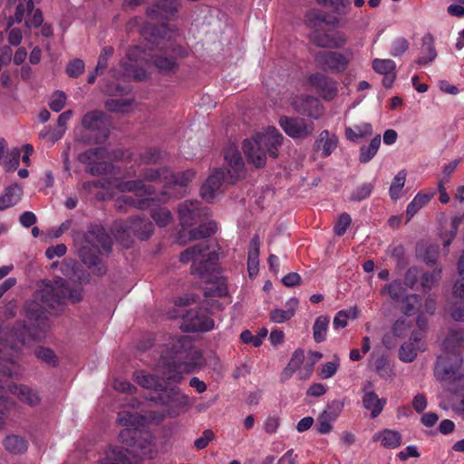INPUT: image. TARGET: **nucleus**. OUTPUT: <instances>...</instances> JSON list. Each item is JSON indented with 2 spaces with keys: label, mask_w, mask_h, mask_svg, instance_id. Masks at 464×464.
Instances as JSON below:
<instances>
[{
  "label": "nucleus",
  "mask_w": 464,
  "mask_h": 464,
  "mask_svg": "<svg viewBox=\"0 0 464 464\" xmlns=\"http://www.w3.org/2000/svg\"><path fill=\"white\" fill-rule=\"evenodd\" d=\"M163 377L151 374L146 371H136L135 382L144 389L158 395L167 382L179 383L184 373H192L205 364L201 351L196 348L188 336L173 338L161 355Z\"/></svg>",
  "instance_id": "nucleus-1"
},
{
  "label": "nucleus",
  "mask_w": 464,
  "mask_h": 464,
  "mask_svg": "<svg viewBox=\"0 0 464 464\" xmlns=\"http://www.w3.org/2000/svg\"><path fill=\"white\" fill-rule=\"evenodd\" d=\"M82 298L79 287H71L64 278L56 276L52 281L42 282L33 299L25 303V314L30 320L40 321L45 313L58 314L68 302L76 304Z\"/></svg>",
  "instance_id": "nucleus-2"
},
{
  "label": "nucleus",
  "mask_w": 464,
  "mask_h": 464,
  "mask_svg": "<svg viewBox=\"0 0 464 464\" xmlns=\"http://www.w3.org/2000/svg\"><path fill=\"white\" fill-rule=\"evenodd\" d=\"M179 260L182 263L192 262L191 274L206 283L204 295L206 297H225L228 294L227 280L218 271V256L210 251L209 244L201 241L181 252Z\"/></svg>",
  "instance_id": "nucleus-3"
},
{
  "label": "nucleus",
  "mask_w": 464,
  "mask_h": 464,
  "mask_svg": "<svg viewBox=\"0 0 464 464\" xmlns=\"http://www.w3.org/2000/svg\"><path fill=\"white\" fill-rule=\"evenodd\" d=\"M117 420L121 425L125 426L120 432V440L131 450L121 446L111 448L106 457L101 460V464H136L135 450L144 448L141 431L138 429L144 419L137 412L123 411L119 412Z\"/></svg>",
  "instance_id": "nucleus-4"
},
{
  "label": "nucleus",
  "mask_w": 464,
  "mask_h": 464,
  "mask_svg": "<svg viewBox=\"0 0 464 464\" xmlns=\"http://www.w3.org/2000/svg\"><path fill=\"white\" fill-rule=\"evenodd\" d=\"M177 30L165 23L151 28V36L159 50L151 55L150 60L157 71L163 75L175 73L179 68V60L188 55V50L177 44Z\"/></svg>",
  "instance_id": "nucleus-5"
},
{
  "label": "nucleus",
  "mask_w": 464,
  "mask_h": 464,
  "mask_svg": "<svg viewBox=\"0 0 464 464\" xmlns=\"http://www.w3.org/2000/svg\"><path fill=\"white\" fill-rule=\"evenodd\" d=\"M179 218L182 229L179 232V240H198L211 237L217 231L214 221H206L208 208L198 200H185L179 205Z\"/></svg>",
  "instance_id": "nucleus-6"
},
{
  "label": "nucleus",
  "mask_w": 464,
  "mask_h": 464,
  "mask_svg": "<svg viewBox=\"0 0 464 464\" xmlns=\"http://www.w3.org/2000/svg\"><path fill=\"white\" fill-rule=\"evenodd\" d=\"M464 345V331L451 329L443 342L444 354L437 358L435 375L441 381L460 379L459 369L462 364L460 349Z\"/></svg>",
  "instance_id": "nucleus-7"
},
{
  "label": "nucleus",
  "mask_w": 464,
  "mask_h": 464,
  "mask_svg": "<svg viewBox=\"0 0 464 464\" xmlns=\"http://www.w3.org/2000/svg\"><path fill=\"white\" fill-rule=\"evenodd\" d=\"M284 137L276 127H268L264 133H256L252 140H245L243 151L247 160L256 168L266 163V155L276 158Z\"/></svg>",
  "instance_id": "nucleus-8"
},
{
  "label": "nucleus",
  "mask_w": 464,
  "mask_h": 464,
  "mask_svg": "<svg viewBox=\"0 0 464 464\" xmlns=\"http://www.w3.org/2000/svg\"><path fill=\"white\" fill-rule=\"evenodd\" d=\"M112 241L105 228L101 225L92 224L88 227L83 236V243L79 251V256L88 267L97 266L99 274H103L105 268L101 266V256L110 253Z\"/></svg>",
  "instance_id": "nucleus-9"
},
{
  "label": "nucleus",
  "mask_w": 464,
  "mask_h": 464,
  "mask_svg": "<svg viewBox=\"0 0 464 464\" xmlns=\"http://www.w3.org/2000/svg\"><path fill=\"white\" fill-rule=\"evenodd\" d=\"M83 130L76 140L84 145L102 144L110 135L109 125L103 111L94 110L86 112L81 121Z\"/></svg>",
  "instance_id": "nucleus-10"
},
{
  "label": "nucleus",
  "mask_w": 464,
  "mask_h": 464,
  "mask_svg": "<svg viewBox=\"0 0 464 464\" xmlns=\"http://www.w3.org/2000/svg\"><path fill=\"white\" fill-rule=\"evenodd\" d=\"M154 230L152 222L140 216L133 217L127 221H115L112 225L111 231L121 244L125 247H130L133 239L136 237L139 239L145 240L149 238Z\"/></svg>",
  "instance_id": "nucleus-11"
},
{
  "label": "nucleus",
  "mask_w": 464,
  "mask_h": 464,
  "mask_svg": "<svg viewBox=\"0 0 464 464\" xmlns=\"http://www.w3.org/2000/svg\"><path fill=\"white\" fill-rule=\"evenodd\" d=\"M122 188L129 192H135V197L123 195L121 200L128 206L134 207L138 209H147L151 207L152 203L156 201L154 198H140L141 196H150L154 194L155 189L151 185L144 184L142 179H135L126 181Z\"/></svg>",
  "instance_id": "nucleus-12"
},
{
  "label": "nucleus",
  "mask_w": 464,
  "mask_h": 464,
  "mask_svg": "<svg viewBox=\"0 0 464 464\" xmlns=\"http://www.w3.org/2000/svg\"><path fill=\"white\" fill-rule=\"evenodd\" d=\"M171 382H168L161 392L158 395H150L148 399L156 403L168 406L173 409L175 413H179V410L187 409L190 406L189 397L181 392L178 387L170 385Z\"/></svg>",
  "instance_id": "nucleus-13"
},
{
  "label": "nucleus",
  "mask_w": 464,
  "mask_h": 464,
  "mask_svg": "<svg viewBox=\"0 0 464 464\" xmlns=\"http://www.w3.org/2000/svg\"><path fill=\"white\" fill-rule=\"evenodd\" d=\"M314 62L322 71L338 74L347 70L350 58L336 51H319L314 56Z\"/></svg>",
  "instance_id": "nucleus-14"
},
{
  "label": "nucleus",
  "mask_w": 464,
  "mask_h": 464,
  "mask_svg": "<svg viewBox=\"0 0 464 464\" xmlns=\"http://www.w3.org/2000/svg\"><path fill=\"white\" fill-rule=\"evenodd\" d=\"M279 125L285 133L294 140H304L313 135L314 123L304 118L295 116H281Z\"/></svg>",
  "instance_id": "nucleus-15"
},
{
  "label": "nucleus",
  "mask_w": 464,
  "mask_h": 464,
  "mask_svg": "<svg viewBox=\"0 0 464 464\" xmlns=\"http://www.w3.org/2000/svg\"><path fill=\"white\" fill-rule=\"evenodd\" d=\"M214 324L208 310L198 307L188 311L183 316L182 328L188 333L208 332L214 328Z\"/></svg>",
  "instance_id": "nucleus-16"
},
{
  "label": "nucleus",
  "mask_w": 464,
  "mask_h": 464,
  "mask_svg": "<svg viewBox=\"0 0 464 464\" xmlns=\"http://www.w3.org/2000/svg\"><path fill=\"white\" fill-rule=\"evenodd\" d=\"M145 52L140 46H131L126 53L127 61H123L121 65L128 76H131L136 81H144L147 79V71L144 68Z\"/></svg>",
  "instance_id": "nucleus-17"
},
{
  "label": "nucleus",
  "mask_w": 464,
  "mask_h": 464,
  "mask_svg": "<svg viewBox=\"0 0 464 464\" xmlns=\"http://www.w3.org/2000/svg\"><path fill=\"white\" fill-rule=\"evenodd\" d=\"M105 150L103 148H94L85 150L79 155V161L87 164L85 171L92 176H100L103 174H111L113 165L106 161H95L104 157Z\"/></svg>",
  "instance_id": "nucleus-18"
},
{
  "label": "nucleus",
  "mask_w": 464,
  "mask_h": 464,
  "mask_svg": "<svg viewBox=\"0 0 464 464\" xmlns=\"http://www.w3.org/2000/svg\"><path fill=\"white\" fill-rule=\"evenodd\" d=\"M294 111L312 120H319L324 113V107L320 100L312 95H299L293 99Z\"/></svg>",
  "instance_id": "nucleus-19"
},
{
  "label": "nucleus",
  "mask_w": 464,
  "mask_h": 464,
  "mask_svg": "<svg viewBox=\"0 0 464 464\" xmlns=\"http://www.w3.org/2000/svg\"><path fill=\"white\" fill-rule=\"evenodd\" d=\"M307 82L318 95L326 102L333 101L338 94V82L323 72L312 73Z\"/></svg>",
  "instance_id": "nucleus-20"
},
{
  "label": "nucleus",
  "mask_w": 464,
  "mask_h": 464,
  "mask_svg": "<svg viewBox=\"0 0 464 464\" xmlns=\"http://www.w3.org/2000/svg\"><path fill=\"white\" fill-rule=\"evenodd\" d=\"M21 354L17 344H9L5 340L0 339V374L11 378L14 374V366Z\"/></svg>",
  "instance_id": "nucleus-21"
},
{
  "label": "nucleus",
  "mask_w": 464,
  "mask_h": 464,
  "mask_svg": "<svg viewBox=\"0 0 464 464\" xmlns=\"http://www.w3.org/2000/svg\"><path fill=\"white\" fill-rule=\"evenodd\" d=\"M310 41L321 48H342L347 42V36L344 33L335 31L329 34L327 31L310 32Z\"/></svg>",
  "instance_id": "nucleus-22"
},
{
  "label": "nucleus",
  "mask_w": 464,
  "mask_h": 464,
  "mask_svg": "<svg viewBox=\"0 0 464 464\" xmlns=\"http://www.w3.org/2000/svg\"><path fill=\"white\" fill-rule=\"evenodd\" d=\"M304 23L306 26L311 30V32L314 31H325L323 26H338L340 24V20L335 17L330 15L328 13L320 10V9H310L306 12L304 15Z\"/></svg>",
  "instance_id": "nucleus-23"
},
{
  "label": "nucleus",
  "mask_w": 464,
  "mask_h": 464,
  "mask_svg": "<svg viewBox=\"0 0 464 464\" xmlns=\"http://www.w3.org/2000/svg\"><path fill=\"white\" fill-rule=\"evenodd\" d=\"M179 5V0H155L146 13L152 19L168 20L178 12Z\"/></svg>",
  "instance_id": "nucleus-24"
},
{
  "label": "nucleus",
  "mask_w": 464,
  "mask_h": 464,
  "mask_svg": "<svg viewBox=\"0 0 464 464\" xmlns=\"http://www.w3.org/2000/svg\"><path fill=\"white\" fill-rule=\"evenodd\" d=\"M224 179V170L218 169L214 171L200 188V196L202 198L208 202H212L217 192L219 190Z\"/></svg>",
  "instance_id": "nucleus-25"
},
{
  "label": "nucleus",
  "mask_w": 464,
  "mask_h": 464,
  "mask_svg": "<svg viewBox=\"0 0 464 464\" xmlns=\"http://www.w3.org/2000/svg\"><path fill=\"white\" fill-rule=\"evenodd\" d=\"M225 160L227 162V173L232 182H236L245 175V164L240 153L234 149H228L225 152Z\"/></svg>",
  "instance_id": "nucleus-26"
},
{
  "label": "nucleus",
  "mask_w": 464,
  "mask_h": 464,
  "mask_svg": "<svg viewBox=\"0 0 464 464\" xmlns=\"http://www.w3.org/2000/svg\"><path fill=\"white\" fill-rule=\"evenodd\" d=\"M437 51L434 45V37L430 34H426L421 38V48L419 57L415 63L419 66H425L432 63L437 58Z\"/></svg>",
  "instance_id": "nucleus-27"
},
{
  "label": "nucleus",
  "mask_w": 464,
  "mask_h": 464,
  "mask_svg": "<svg viewBox=\"0 0 464 464\" xmlns=\"http://www.w3.org/2000/svg\"><path fill=\"white\" fill-rule=\"evenodd\" d=\"M362 391L363 392L362 397L363 407L371 411L372 419L377 418L382 413L386 404V400L379 398L374 392L367 390V386L363 387Z\"/></svg>",
  "instance_id": "nucleus-28"
},
{
  "label": "nucleus",
  "mask_w": 464,
  "mask_h": 464,
  "mask_svg": "<svg viewBox=\"0 0 464 464\" xmlns=\"http://www.w3.org/2000/svg\"><path fill=\"white\" fill-rule=\"evenodd\" d=\"M338 138L335 134H331L327 130H324L319 133L314 142V150L321 151V156L326 158L330 156L337 148Z\"/></svg>",
  "instance_id": "nucleus-29"
},
{
  "label": "nucleus",
  "mask_w": 464,
  "mask_h": 464,
  "mask_svg": "<svg viewBox=\"0 0 464 464\" xmlns=\"http://www.w3.org/2000/svg\"><path fill=\"white\" fill-rule=\"evenodd\" d=\"M12 392L15 394L22 402L29 405L30 407H35L41 402V397L38 391L27 385H14L12 389Z\"/></svg>",
  "instance_id": "nucleus-30"
},
{
  "label": "nucleus",
  "mask_w": 464,
  "mask_h": 464,
  "mask_svg": "<svg viewBox=\"0 0 464 464\" xmlns=\"http://www.w3.org/2000/svg\"><path fill=\"white\" fill-rule=\"evenodd\" d=\"M23 194V188L16 183L5 188L3 195L0 196V211L15 206Z\"/></svg>",
  "instance_id": "nucleus-31"
},
{
  "label": "nucleus",
  "mask_w": 464,
  "mask_h": 464,
  "mask_svg": "<svg viewBox=\"0 0 464 464\" xmlns=\"http://www.w3.org/2000/svg\"><path fill=\"white\" fill-rule=\"evenodd\" d=\"M298 305L296 298H290L286 304V309H274L270 312V320L276 324H283L289 321L295 314Z\"/></svg>",
  "instance_id": "nucleus-32"
},
{
  "label": "nucleus",
  "mask_w": 464,
  "mask_h": 464,
  "mask_svg": "<svg viewBox=\"0 0 464 464\" xmlns=\"http://www.w3.org/2000/svg\"><path fill=\"white\" fill-rule=\"evenodd\" d=\"M373 441H381L382 446L387 449H396L401 444V435L399 431L385 429L381 432L375 433L372 437Z\"/></svg>",
  "instance_id": "nucleus-33"
},
{
  "label": "nucleus",
  "mask_w": 464,
  "mask_h": 464,
  "mask_svg": "<svg viewBox=\"0 0 464 464\" xmlns=\"http://www.w3.org/2000/svg\"><path fill=\"white\" fill-rule=\"evenodd\" d=\"M3 445L6 451L14 455L22 454L28 448L27 440L24 437L15 434L6 436Z\"/></svg>",
  "instance_id": "nucleus-34"
},
{
  "label": "nucleus",
  "mask_w": 464,
  "mask_h": 464,
  "mask_svg": "<svg viewBox=\"0 0 464 464\" xmlns=\"http://www.w3.org/2000/svg\"><path fill=\"white\" fill-rule=\"evenodd\" d=\"M372 126L371 123L364 122L353 127H346L344 134L347 140L353 142H358L361 139L372 134Z\"/></svg>",
  "instance_id": "nucleus-35"
},
{
  "label": "nucleus",
  "mask_w": 464,
  "mask_h": 464,
  "mask_svg": "<svg viewBox=\"0 0 464 464\" xmlns=\"http://www.w3.org/2000/svg\"><path fill=\"white\" fill-rule=\"evenodd\" d=\"M405 291L403 282L396 279L384 285L380 290V294L383 296H389L392 301H399L404 296Z\"/></svg>",
  "instance_id": "nucleus-36"
},
{
  "label": "nucleus",
  "mask_w": 464,
  "mask_h": 464,
  "mask_svg": "<svg viewBox=\"0 0 464 464\" xmlns=\"http://www.w3.org/2000/svg\"><path fill=\"white\" fill-rule=\"evenodd\" d=\"M434 193H423L421 191L418 192L417 195L413 198V199L408 204L406 209V215L408 217V220H410L413 216L424 206H426L430 199L433 198Z\"/></svg>",
  "instance_id": "nucleus-37"
},
{
  "label": "nucleus",
  "mask_w": 464,
  "mask_h": 464,
  "mask_svg": "<svg viewBox=\"0 0 464 464\" xmlns=\"http://www.w3.org/2000/svg\"><path fill=\"white\" fill-rule=\"evenodd\" d=\"M381 146V135H376L369 145H362L360 148L359 161L362 164L371 161L377 154Z\"/></svg>",
  "instance_id": "nucleus-38"
},
{
  "label": "nucleus",
  "mask_w": 464,
  "mask_h": 464,
  "mask_svg": "<svg viewBox=\"0 0 464 464\" xmlns=\"http://www.w3.org/2000/svg\"><path fill=\"white\" fill-rule=\"evenodd\" d=\"M195 177V171L193 169H187L178 173H172L169 170L168 175L167 185L179 186L181 188L187 187L188 183L192 181Z\"/></svg>",
  "instance_id": "nucleus-39"
},
{
  "label": "nucleus",
  "mask_w": 464,
  "mask_h": 464,
  "mask_svg": "<svg viewBox=\"0 0 464 464\" xmlns=\"http://www.w3.org/2000/svg\"><path fill=\"white\" fill-rule=\"evenodd\" d=\"M330 323L329 316H318L313 325V337L315 343H323L326 339L328 325Z\"/></svg>",
  "instance_id": "nucleus-40"
},
{
  "label": "nucleus",
  "mask_w": 464,
  "mask_h": 464,
  "mask_svg": "<svg viewBox=\"0 0 464 464\" xmlns=\"http://www.w3.org/2000/svg\"><path fill=\"white\" fill-rule=\"evenodd\" d=\"M169 169L168 167H161L158 169L148 168L144 169L140 175L146 181H158L162 180L167 185L168 175Z\"/></svg>",
  "instance_id": "nucleus-41"
},
{
  "label": "nucleus",
  "mask_w": 464,
  "mask_h": 464,
  "mask_svg": "<svg viewBox=\"0 0 464 464\" xmlns=\"http://www.w3.org/2000/svg\"><path fill=\"white\" fill-rule=\"evenodd\" d=\"M422 350H424V347L418 346L411 342H406L401 344L399 350V358L404 362H411L417 357L418 352Z\"/></svg>",
  "instance_id": "nucleus-42"
},
{
  "label": "nucleus",
  "mask_w": 464,
  "mask_h": 464,
  "mask_svg": "<svg viewBox=\"0 0 464 464\" xmlns=\"http://www.w3.org/2000/svg\"><path fill=\"white\" fill-rule=\"evenodd\" d=\"M316 3L320 5L330 6L334 13L345 15L349 14L351 10V1L350 0H315Z\"/></svg>",
  "instance_id": "nucleus-43"
},
{
  "label": "nucleus",
  "mask_w": 464,
  "mask_h": 464,
  "mask_svg": "<svg viewBox=\"0 0 464 464\" xmlns=\"http://www.w3.org/2000/svg\"><path fill=\"white\" fill-rule=\"evenodd\" d=\"M421 306V297L412 294L405 296L402 301L401 311L404 314L411 316L415 314Z\"/></svg>",
  "instance_id": "nucleus-44"
},
{
  "label": "nucleus",
  "mask_w": 464,
  "mask_h": 464,
  "mask_svg": "<svg viewBox=\"0 0 464 464\" xmlns=\"http://www.w3.org/2000/svg\"><path fill=\"white\" fill-rule=\"evenodd\" d=\"M165 152L158 148H148L140 154V160L143 164H156L163 160Z\"/></svg>",
  "instance_id": "nucleus-45"
},
{
  "label": "nucleus",
  "mask_w": 464,
  "mask_h": 464,
  "mask_svg": "<svg viewBox=\"0 0 464 464\" xmlns=\"http://www.w3.org/2000/svg\"><path fill=\"white\" fill-rule=\"evenodd\" d=\"M374 188L373 182H364L359 185L351 194L350 201L360 202L368 198Z\"/></svg>",
  "instance_id": "nucleus-46"
},
{
  "label": "nucleus",
  "mask_w": 464,
  "mask_h": 464,
  "mask_svg": "<svg viewBox=\"0 0 464 464\" xmlns=\"http://www.w3.org/2000/svg\"><path fill=\"white\" fill-rule=\"evenodd\" d=\"M441 278V268L421 274L420 285L423 291H430Z\"/></svg>",
  "instance_id": "nucleus-47"
},
{
  "label": "nucleus",
  "mask_w": 464,
  "mask_h": 464,
  "mask_svg": "<svg viewBox=\"0 0 464 464\" xmlns=\"http://www.w3.org/2000/svg\"><path fill=\"white\" fill-rule=\"evenodd\" d=\"M372 69L377 73L388 75L395 72L396 63L391 59H374Z\"/></svg>",
  "instance_id": "nucleus-48"
},
{
  "label": "nucleus",
  "mask_w": 464,
  "mask_h": 464,
  "mask_svg": "<svg viewBox=\"0 0 464 464\" xmlns=\"http://www.w3.org/2000/svg\"><path fill=\"white\" fill-rule=\"evenodd\" d=\"M374 368L377 374L384 379L392 376V369L388 357L381 355L374 361Z\"/></svg>",
  "instance_id": "nucleus-49"
},
{
  "label": "nucleus",
  "mask_w": 464,
  "mask_h": 464,
  "mask_svg": "<svg viewBox=\"0 0 464 464\" xmlns=\"http://www.w3.org/2000/svg\"><path fill=\"white\" fill-rule=\"evenodd\" d=\"M151 218L159 227H166L172 219L171 212L167 208H158L152 210Z\"/></svg>",
  "instance_id": "nucleus-50"
},
{
  "label": "nucleus",
  "mask_w": 464,
  "mask_h": 464,
  "mask_svg": "<svg viewBox=\"0 0 464 464\" xmlns=\"http://www.w3.org/2000/svg\"><path fill=\"white\" fill-rule=\"evenodd\" d=\"M410 44L404 37H397L391 44L390 53L391 55L397 57L406 53L409 49Z\"/></svg>",
  "instance_id": "nucleus-51"
},
{
  "label": "nucleus",
  "mask_w": 464,
  "mask_h": 464,
  "mask_svg": "<svg viewBox=\"0 0 464 464\" xmlns=\"http://www.w3.org/2000/svg\"><path fill=\"white\" fill-rule=\"evenodd\" d=\"M344 407V402L341 400H333L329 401L323 411L327 416H329L332 420H336L343 411Z\"/></svg>",
  "instance_id": "nucleus-52"
},
{
  "label": "nucleus",
  "mask_w": 464,
  "mask_h": 464,
  "mask_svg": "<svg viewBox=\"0 0 464 464\" xmlns=\"http://www.w3.org/2000/svg\"><path fill=\"white\" fill-rule=\"evenodd\" d=\"M114 49L111 46L102 48L96 65V73H103L108 66V60L112 56Z\"/></svg>",
  "instance_id": "nucleus-53"
},
{
  "label": "nucleus",
  "mask_w": 464,
  "mask_h": 464,
  "mask_svg": "<svg viewBox=\"0 0 464 464\" xmlns=\"http://www.w3.org/2000/svg\"><path fill=\"white\" fill-rule=\"evenodd\" d=\"M334 421L324 412L320 413L315 426L317 432L319 434L330 433L333 430V422Z\"/></svg>",
  "instance_id": "nucleus-54"
},
{
  "label": "nucleus",
  "mask_w": 464,
  "mask_h": 464,
  "mask_svg": "<svg viewBox=\"0 0 464 464\" xmlns=\"http://www.w3.org/2000/svg\"><path fill=\"white\" fill-rule=\"evenodd\" d=\"M35 356L43 362L55 366L57 364V357L54 352L46 347L40 346L35 350Z\"/></svg>",
  "instance_id": "nucleus-55"
},
{
  "label": "nucleus",
  "mask_w": 464,
  "mask_h": 464,
  "mask_svg": "<svg viewBox=\"0 0 464 464\" xmlns=\"http://www.w3.org/2000/svg\"><path fill=\"white\" fill-rule=\"evenodd\" d=\"M352 224V218L348 213H343L338 218V220L334 227V232L336 236L342 237L345 234L347 228Z\"/></svg>",
  "instance_id": "nucleus-56"
},
{
  "label": "nucleus",
  "mask_w": 464,
  "mask_h": 464,
  "mask_svg": "<svg viewBox=\"0 0 464 464\" xmlns=\"http://www.w3.org/2000/svg\"><path fill=\"white\" fill-rule=\"evenodd\" d=\"M420 277L421 278V271L417 266H411L405 274L403 284L411 289H413Z\"/></svg>",
  "instance_id": "nucleus-57"
},
{
  "label": "nucleus",
  "mask_w": 464,
  "mask_h": 464,
  "mask_svg": "<svg viewBox=\"0 0 464 464\" xmlns=\"http://www.w3.org/2000/svg\"><path fill=\"white\" fill-rule=\"evenodd\" d=\"M84 70V63L81 59L71 61L66 67V73L72 78L79 77Z\"/></svg>",
  "instance_id": "nucleus-58"
},
{
  "label": "nucleus",
  "mask_w": 464,
  "mask_h": 464,
  "mask_svg": "<svg viewBox=\"0 0 464 464\" xmlns=\"http://www.w3.org/2000/svg\"><path fill=\"white\" fill-rule=\"evenodd\" d=\"M66 102V95L62 91H56L53 96V99L49 102L50 109L54 112L61 111Z\"/></svg>",
  "instance_id": "nucleus-59"
},
{
  "label": "nucleus",
  "mask_w": 464,
  "mask_h": 464,
  "mask_svg": "<svg viewBox=\"0 0 464 464\" xmlns=\"http://www.w3.org/2000/svg\"><path fill=\"white\" fill-rule=\"evenodd\" d=\"M411 327V324L405 318L398 319L392 325V333L395 336L404 337Z\"/></svg>",
  "instance_id": "nucleus-60"
},
{
  "label": "nucleus",
  "mask_w": 464,
  "mask_h": 464,
  "mask_svg": "<svg viewBox=\"0 0 464 464\" xmlns=\"http://www.w3.org/2000/svg\"><path fill=\"white\" fill-rule=\"evenodd\" d=\"M214 439L215 434L212 430L207 429L203 431L201 437L195 440L194 446L198 450H204Z\"/></svg>",
  "instance_id": "nucleus-61"
},
{
  "label": "nucleus",
  "mask_w": 464,
  "mask_h": 464,
  "mask_svg": "<svg viewBox=\"0 0 464 464\" xmlns=\"http://www.w3.org/2000/svg\"><path fill=\"white\" fill-rule=\"evenodd\" d=\"M334 362H328L322 365L321 376L324 379H328L334 376L339 368V358L334 355Z\"/></svg>",
  "instance_id": "nucleus-62"
},
{
  "label": "nucleus",
  "mask_w": 464,
  "mask_h": 464,
  "mask_svg": "<svg viewBox=\"0 0 464 464\" xmlns=\"http://www.w3.org/2000/svg\"><path fill=\"white\" fill-rule=\"evenodd\" d=\"M21 150L18 148L13 149L10 154V159L5 164V170L7 172L14 171L20 164Z\"/></svg>",
  "instance_id": "nucleus-63"
},
{
  "label": "nucleus",
  "mask_w": 464,
  "mask_h": 464,
  "mask_svg": "<svg viewBox=\"0 0 464 464\" xmlns=\"http://www.w3.org/2000/svg\"><path fill=\"white\" fill-rule=\"evenodd\" d=\"M304 360V353L302 349L299 348V349H296L293 353L291 359H290L289 362L287 363V365L289 366V369H294L296 372L297 369L303 363Z\"/></svg>",
  "instance_id": "nucleus-64"
}]
</instances>
